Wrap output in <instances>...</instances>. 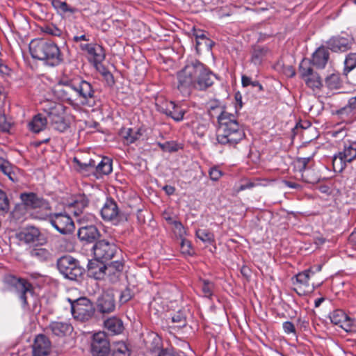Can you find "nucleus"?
I'll list each match as a JSON object with an SVG mask.
<instances>
[{
  "label": "nucleus",
  "instance_id": "052dcab7",
  "mask_svg": "<svg viewBox=\"0 0 356 356\" xmlns=\"http://www.w3.org/2000/svg\"><path fill=\"white\" fill-rule=\"evenodd\" d=\"M282 327L286 334H291L296 332V328L293 323L290 321L284 322Z\"/></svg>",
  "mask_w": 356,
  "mask_h": 356
},
{
  "label": "nucleus",
  "instance_id": "6ab92c4d",
  "mask_svg": "<svg viewBox=\"0 0 356 356\" xmlns=\"http://www.w3.org/2000/svg\"><path fill=\"white\" fill-rule=\"evenodd\" d=\"M33 348V356H49L51 350V343L44 334H38L35 337Z\"/></svg>",
  "mask_w": 356,
  "mask_h": 356
},
{
  "label": "nucleus",
  "instance_id": "bb28decb",
  "mask_svg": "<svg viewBox=\"0 0 356 356\" xmlns=\"http://www.w3.org/2000/svg\"><path fill=\"white\" fill-rule=\"evenodd\" d=\"M49 329L53 334L57 337H65L73 330V327L70 323L64 322H52L50 323Z\"/></svg>",
  "mask_w": 356,
  "mask_h": 356
},
{
  "label": "nucleus",
  "instance_id": "7ed1b4c3",
  "mask_svg": "<svg viewBox=\"0 0 356 356\" xmlns=\"http://www.w3.org/2000/svg\"><path fill=\"white\" fill-rule=\"evenodd\" d=\"M29 51L33 58L42 60L50 66H57L63 60L59 47L51 40L42 38L31 40Z\"/></svg>",
  "mask_w": 356,
  "mask_h": 356
},
{
  "label": "nucleus",
  "instance_id": "412c9836",
  "mask_svg": "<svg viewBox=\"0 0 356 356\" xmlns=\"http://www.w3.org/2000/svg\"><path fill=\"white\" fill-rule=\"evenodd\" d=\"M81 49L88 54L89 60L92 61L97 66L104 59L105 56L101 46L92 44H81Z\"/></svg>",
  "mask_w": 356,
  "mask_h": 356
},
{
  "label": "nucleus",
  "instance_id": "a19ab883",
  "mask_svg": "<svg viewBox=\"0 0 356 356\" xmlns=\"http://www.w3.org/2000/svg\"><path fill=\"white\" fill-rule=\"evenodd\" d=\"M341 84V80L338 74H332L325 79V85L331 90L339 88Z\"/></svg>",
  "mask_w": 356,
  "mask_h": 356
},
{
  "label": "nucleus",
  "instance_id": "0eeeda50",
  "mask_svg": "<svg viewBox=\"0 0 356 356\" xmlns=\"http://www.w3.org/2000/svg\"><path fill=\"white\" fill-rule=\"evenodd\" d=\"M68 301L71 304L72 314L75 319L80 321H86L93 316L95 308L89 299L80 298L72 301L68 298Z\"/></svg>",
  "mask_w": 356,
  "mask_h": 356
},
{
  "label": "nucleus",
  "instance_id": "7c9ffc66",
  "mask_svg": "<svg viewBox=\"0 0 356 356\" xmlns=\"http://www.w3.org/2000/svg\"><path fill=\"white\" fill-rule=\"evenodd\" d=\"M329 58L328 50L321 47L318 48L312 56V62L318 67L323 68Z\"/></svg>",
  "mask_w": 356,
  "mask_h": 356
},
{
  "label": "nucleus",
  "instance_id": "58836bf2",
  "mask_svg": "<svg viewBox=\"0 0 356 356\" xmlns=\"http://www.w3.org/2000/svg\"><path fill=\"white\" fill-rule=\"evenodd\" d=\"M51 5L58 13H66L69 12L73 13L74 12V8L70 7L66 2L60 0H52Z\"/></svg>",
  "mask_w": 356,
  "mask_h": 356
},
{
  "label": "nucleus",
  "instance_id": "e2e57ef3",
  "mask_svg": "<svg viewBox=\"0 0 356 356\" xmlns=\"http://www.w3.org/2000/svg\"><path fill=\"white\" fill-rule=\"evenodd\" d=\"M348 106L350 109L356 108V96L349 99L348 103Z\"/></svg>",
  "mask_w": 356,
  "mask_h": 356
},
{
  "label": "nucleus",
  "instance_id": "bf43d9fd",
  "mask_svg": "<svg viewBox=\"0 0 356 356\" xmlns=\"http://www.w3.org/2000/svg\"><path fill=\"white\" fill-rule=\"evenodd\" d=\"M202 290L205 296H209L211 295L212 284L204 280L201 284Z\"/></svg>",
  "mask_w": 356,
  "mask_h": 356
},
{
  "label": "nucleus",
  "instance_id": "72a5a7b5",
  "mask_svg": "<svg viewBox=\"0 0 356 356\" xmlns=\"http://www.w3.org/2000/svg\"><path fill=\"white\" fill-rule=\"evenodd\" d=\"M31 257L40 261H47L51 259V253L49 250L43 248H35L30 250Z\"/></svg>",
  "mask_w": 356,
  "mask_h": 356
},
{
  "label": "nucleus",
  "instance_id": "5fc2aeb1",
  "mask_svg": "<svg viewBox=\"0 0 356 356\" xmlns=\"http://www.w3.org/2000/svg\"><path fill=\"white\" fill-rule=\"evenodd\" d=\"M241 82H242V86L243 87L252 86L253 87H259L260 90H261L263 89L262 86L258 81H252L250 77L245 76V75L242 76Z\"/></svg>",
  "mask_w": 356,
  "mask_h": 356
},
{
  "label": "nucleus",
  "instance_id": "ddd939ff",
  "mask_svg": "<svg viewBox=\"0 0 356 356\" xmlns=\"http://www.w3.org/2000/svg\"><path fill=\"white\" fill-rule=\"evenodd\" d=\"M244 136L245 134L236 120H229L224 122V139H226L224 144L235 145Z\"/></svg>",
  "mask_w": 356,
  "mask_h": 356
},
{
  "label": "nucleus",
  "instance_id": "2f4dec72",
  "mask_svg": "<svg viewBox=\"0 0 356 356\" xmlns=\"http://www.w3.org/2000/svg\"><path fill=\"white\" fill-rule=\"evenodd\" d=\"M47 124V119L41 114L35 115L29 122L28 127L30 131L33 133H39L44 130Z\"/></svg>",
  "mask_w": 356,
  "mask_h": 356
},
{
  "label": "nucleus",
  "instance_id": "2eb2a0df",
  "mask_svg": "<svg viewBox=\"0 0 356 356\" xmlns=\"http://www.w3.org/2000/svg\"><path fill=\"white\" fill-rule=\"evenodd\" d=\"M101 216L106 221L117 225L123 220V213L119 210L117 203L112 199H107L101 209Z\"/></svg>",
  "mask_w": 356,
  "mask_h": 356
},
{
  "label": "nucleus",
  "instance_id": "cd10ccee",
  "mask_svg": "<svg viewBox=\"0 0 356 356\" xmlns=\"http://www.w3.org/2000/svg\"><path fill=\"white\" fill-rule=\"evenodd\" d=\"M310 160V157L298 158L296 161V165L300 172H302L301 177L303 181L307 183L314 184L317 181V179L309 177V175L311 171L307 168V165Z\"/></svg>",
  "mask_w": 356,
  "mask_h": 356
},
{
  "label": "nucleus",
  "instance_id": "6e6552de",
  "mask_svg": "<svg viewBox=\"0 0 356 356\" xmlns=\"http://www.w3.org/2000/svg\"><path fill=\"white\" fill-rule=\"evenodd\" d=\"M77 105L92 107L95 103V91L92 84L79 78L75 79Z\"/></svg>",
  "mask_w": 356,
  "mask_h": 356
},
{
  "label": "nucleus",
  "instance_id": "49530a36",
  "mask_svg": "<svg viewBox=\"0 0 356 356\" xmlns=\"http://www.w3.org/2000/svg\"><path fill=\"white\" fill-rule=\"evenodd\" d=\"M42 31L51 36H60L62 34V31L52 24L42 26Z\"/></svg>",
  "mask_w": 356,
  "mask_h": 356
},
{
  "label": "nucleus",
  "instance_id": "338daca9",
  "mask_svg": "<svg viewBox=\"0 0 356 356\" xmlns=\"http://www.w3.org/2000/svg\"><path fill=\"white\" fill-rule=\"evenodd\" d=\"M286 185L291 188H298L300 187L299 184L291 181H286Z\"/></svg>",
  "mask_w": 356,
  "mask_h": 356
},
{
  "label": "nucleus",
  "instance_id": "f257e3e1",
  "mask_svg": "<svg viewBox=\"0 0 356 356\" xmlns=\"http://www.w3.org/2000/svg\"><path fill=\"white\" fill-rule=\"evenodd\" d=\"M216 79L215 74L200 61L195 60L188 62L177 73V88L181 92L188 94L192 88L204 90L212 86Z\"/></svg>",
  "mask_w": 356,
  "mask_h": 356
},
{
  "label": "nucleus",
  "instance_id": "37998d69",
  "mask_svg": "<svg viewBox=\"0 0 356 356\" xmlns=\"http://www.w3.org/2000/svg\"><path fill=\"white\" fill-rule=\"evenodd\" d=\"M172 321L176 324V327L181 328L186 325V316L184 312L179 311L172 317Z\"/></svg>",
  "mask_w": 356,
  "mask_h": 356
},
{
  "label": "nucleus",
  "instance_id": "864d4df0",
  "mask_svg": "<svg viewBox=\"0 0 356 356\" xmlns=\"http://www.w3.org/2000/svg\"><path fill=\"white\" fill-rule=\"evenodd\" d=\"M300 74L304 80L307 78L311 76L314 74L313 70L309 66H305L303 63H301L300 65Z\"/></svg>",
  "mask_w": 356,
  "mask_h": 356
},
{
  "label": "nucleus",
  "instance_id": "69168bd1",
  "mask_svg": "<svg viewBox=\"0 0 356 356\" xmlns=\"http://www.w3.org/2000/svg\"><path fill=\"white\" fill-rule=\"evenodd\" d=\"M163 189L168 195H171L175 192V188L171 186H165L163 187Z\"/></svg>",
  "mask_w": 356,
  "mask_h": 356
},
{
  "label": "nucleus",
  "instance_id": "e433bc0d",
  "mask_svg": "<svg viewBox=\"0 0 356 356\" xmlns=\"http://www.w3.org/2000/svg\"><path fill=\"white\" fill-rule=\"evenodd\" d=\"M166 220L170 225H172V229L175 234L181 240L184 239L186 232L183 225L179 221L173 220L170 217L166 218Z\"/></svg>",
  "mask_w": 356,
  "mask_h": 356
},
{
  "label": "nucleus",
  "instance_id": "c03bdc74",
  "mask_svg": "<svg viewBox=\"0 0 356 356\" xmlns=\"http://www.w3.org/2000/svg\"><path fill=\"white\" fill-rule=\"evenodd\" d=\"M113 352L117 356H129L130 355L127 344L122 341H118L115 343Z\"/></svg>",
  "mask_w": 356,
  "mask_h": 356
},
{
  "label": "nucleus",
  "instance_id": "f03ea898",
  "mask_svg": "<svg viewBox=\"0 0 356 356\" xmlns=\"http://www.w3.org/2000/svg\"><path fill=\"white\" fill-rule=\"evenodd\" d=\"M330 135L336 138V141L341 140L343 143V147L339 148V152L334 154L332 158L334 171L341 172L346 167L347 163L356 159V141L346 139L348 130L344 128L333 130L330 131Z\"/></svg>",
  "mask_w": 356,
  "mask_h": 356
},
{
  "label": "nucleus",
  "instance_id": "13d9d810",
  "mask_svg": "<svg viewBox=\"0 0 356 356\" xmlns=\"http://www.w3.org/2000/svg\"><path fill=\"white\" fill-rule=\"evenodd\" d=\"M222 175V171L217 167L211 168L209 170V176L213 181L218 180Z\"/></svg>",
  "mask_w": 356,
  "mask_h": 356
},
{
  "label": "nucleus",
  "instance_id": "393cba45",
  "mask_svg": "<svg viewBox=\"0 0 356 356\" xmlns=\"http://www.w3.org/2000/svg\"><path fill=\"white\" fill-rule=\"evenodd\" d=\"M104 261L100 260L90 261L88 264V270L90 276L95 280H102L104 276L108 274L106 270V265L103 264Z\"/></svg>",
  "mask_w": 356,
  "mask_h": 356
},
{
  "label": "nucleus",
  "instance_id": "ea45409f",
  "mask_svg": "<svg viewBox=\"0 0 356 356\" xmlns=\"http://www.w3.org/2000/svg\"><path fill=\"white\" fill-rule=\"evenodd\" d=\"M217 110V120L219 127H220L222 120V107L218 104L216 102H211L209 109V114L211 118H215V113L213 111Z\"/></svg>",
  "mask_w": 356,
  "mask_h": 356
},
{
  "label": "nucleus",
  "instance_id": "c85d7f7f",
  "mask_svg": "<svg viewBox=\"0 0 356 356\" xmlns=\"http://www.w3.org/2000/svg\"><path fill=\"white\" fill-rule=\"evenodd\" d=\"M104 325L106 330L113 335L120 334L124 330L122 320L115 316L106 319Z\"/></svg>",
  "mask_w": 356,
  "mask_h": 356
},
{
  "label": "nucleus",
  "instance_id": "f8f14e48",
  "mask_svg": "<svg viewBox=\"0 0 356 356\" xmlns=\"http://www.w3.org/2000/svg\"><path fill=\"white\" fill-rule=\"evenodd\" d=\"M89 202V199L85 194H79L75 196V198L69 207L74 208L73 211L74 216L76 218V221L82 225H88V222H92L94 220V216L83 215V209H85Z\"/></svg>",
  "mask_w": 356,
  "mask_h": 356
},
{
  "label": "nucleus",
  "instance_id": "c9c22d12",
  "mask_svg": "<svg viewBox=\"0 0 356 356\" xmlns=\"http://www.w3.org/2000/svg\"><path fill=\"white\" fill-rule=\"evenodd\" d=\"M124 268L123 263L120 261H115L106 266L107 273L109 276L118 277Z\"/></svg>",
  "mask_w": 356,
  "mask_h": 356
},
{
  "label": "nucleus",
  "instance_id": "9b49d317",
  "mask_svg": "<svg viewBox=\"0 0 356 356\" xmlns=\"http://www.w3.org/2000/svg\"><path fill=\"white\" fill-rule=\"evenodd\" d=\"M92 250L95 259L102 261L111 259L119 251L113 241L106 239L97 241Z\"/></svg>",
  "mask_w": 356,
  "mask_h": 356
},
{
  "label": "nucleus",
  "instance_id": "b1692460",
  "mask_svg": "<svg viewBox=\"0 0 356 356\" xmlns=\"http://www.w3.org/2000/svg\"><path fill=\"white\" fill-rule=\"evenodd\" d=\"M97 307L98 311L102 314H108L113 312L115 308V303L113 296L108 293L102 294L97 299Z\"/></svg>",
  "mask_w": 356,
  "mask_h": 356
},
{
  "label": "nucleus",
  "instance_id": "a878e982",
  "mask_svg": "<svg viewBox=\"0 0 356 356\" xmlns=\"http://www.w3.org/2000/svg\"><path fill=\"white\" fill-rule=\"evenodd\" d=\"M332 323L339 325L343 329L348 330L351 326V321L349 317L341 309L334 310L330 316Z\"/></svg>",
  "mask_w": 356,
  "mask_h": 356
},
{
  "label": "nucleus",
  "instance_id": "0e129e2a",
  "mask_svg": "<svg viewBox=\"0 0 356 356\" xmlns=\"http://www.w3.org/2000/svg\"><path fill=\"white\" fill-rule=\"evenodd\" d=\"M73 40L75 42H79V41H81V40L89 41L90 38L88 37H87L86 35H81L80 36H77V35L74 36Z\"/></svg>",
  "mask_w": 356,
  "mask_h": 356
},
{
  "label": "nucleus",
  "instance_id": "4c0bfd02",
  "mask_svg": "<svg viewBox=\"0 0 356 356\" xmlns=\"http://www.w3.org/2000/svg\"><path fill=\"white\" fill-rule=\"evenodd\" d=\"M304 81L306 85L312 89L313 91L319 90L323 86L321 78L316 73H314Z\"/></svg>",
  "mask_w": 356,
  "mask_h": 356
},
{
  "label": "nucleus",
  "instance_id": "09e8293b",
  "mask_svg": "<svg viewBox=\"0 0 356 356\" xmlns=\"http://www.w3.org/2000/svg\"><path fill=\"white\" fill-rule=\"evenodd\" d=\"M197 237L204 243H210L213 240V234L205 229H198L196 232Z\"/></svg>",
  "mask_w": 356,
  "mask_h": 356
},
{
  "label": "nucleus",
  "instance_id": "aec40b11",
  "mask_svg": "<svg viewBox=\"0 0 356 356\" xmlns=\"http://www.w3.org/2000/svg\"><path fill=\"white\" fill-rule=\"evenodd\" d=\"M157 107L160 112L171 117L177 122L181 121L184 118L185 110L176 105L174 102L166 101L161 105H157Z\"/></svg>",
  "mask_w": 356,
  "mask_h": 356
},
{
  "label": "nucleus",
  "instance_id": "f704fd0d",
  "mask_svg": "<svg viewBox=\"0 0 356 356\" xmlns=\"http://www.w3.org/2000/svg\"><path fill=\"white\" fill-rule=\"evenodd\" d=\"M15 170H17V168L14 167L7 160L2 159L0 161V170L13 182L17 181Z\"/></svg>",
  "mask_w": 356,
  "mask_h": 356
},
{
  "label": "nucleus",
  "instance_id": "c756f323",
  "mask_svg": "<svg viewBox=\"0 0 356 356\" xmlns=\"http://www.w3.org/2000/svg\"><path fill=\"white\" fill-rule=\"evenodd\" d=\"M120 136L122 138L124 143L129 145L138 140L142 133L140 129L123 127L120 131Z\"/></svg>",
  "mask_w": 356,
  "mask_h": 356
},
{
  "label": "nucleus",
  "instance_id": "dca6fc26",
  "mask_svg": "<svg viewBox=\"0 0 356 356\" xmlns=\"http://www.w3.org/2000/svg\"><path fill=\"white\" fill-rule=\"evenodd\" d=\"M17 237L21 242L28 245H42L47 242L40 231L35 227L24 229L17 234Z\"/></svg>",
  "mask_w": 356,
  "mask_h": 356
},
{
  "label": "nucleus",
  "instance_id": "5701e85b",
  "mask_svg": "<svg viewBox=\"0 0 356 356\" xmlns=\"http://www.w3.org/2000/svg\"><path fill=\"white\" fill-rule=\"evenodd\" d=\"M77 235L81 241L92 243L99 237V232L93 225H82L79 227Z\"/></svg>",
  "mask_w": 356,
  "mask_h": 356
},
{
  "label": "nucleus",
  "instance_id": "1a4fd4ad",
  "mask_svg": "<svg viewBox=\"0 0 356 356\" xmlns=\"http://www.w3.org/2000/svg\"><path fill=\"white\" fill-rule=\"evenodd\" d=\"M4 282L13 287L17 293L23 307L28 305V295L32 296L31 284L24 279L18 278L14 275H8L4 277Z\"/></svg>",
  "mask_w": 356,
  "mask_h": 356
},
{
  "label": "nucleus",
  "instance_id": "4be33fe9",
  "mask_svg": "<svg viewBox=\"0 0 356 356\" xmlns=\"http://www.w3.org/2000/svg\"><path fill=\"white\" fill-rule=\"evenodd\" d=\"M352 44V38L349 36H336L330 38L327 42L329 48L333 51H345Z\"/></svg>",
  "mask_w": 356,
  "mask_h": 356
},
{
  "label": "nucleus",
  "instance_id": "680f3d73",
  "mask_svg": "<svg viewBox=\"0 0 356 356\" xmlns=\"http://www.w3.org/2000/svg\"><path fill=\"white\" fill-rule=\"evenodd\" d=\"M284 74L288 77H293L295 76L296 72L293 67L288 66L284 70Z\"/></svg>",
  "mask_w": 356,
  "mask_h": 356
},
{
  "label": "nucleus",
  "instance_id": "423d86ee",
  "mask_svg": "<svg viewBox=\"0 0 356 356\" xmlns=\"http://www.w3.org/2000/svg\"><path fill=\"white\" fill-rule=\"evenodd\" d=\"M57 267L63 276L71 280H76L83 273L79 261L71 256L61 257L57 261Z\"/></svg>",
  "mask_w": 356,
  "mask_h": 356
},
{
  "label": "nucleus",
  "instance_id": "6e6d98bb",
  "mask_svg": "<svg viewBox=\"0 0 356 356\" xmlns=\"http://www.w3.org/2000/svg\"><path fill=\"white\" fill-rule=\"evenodd\" d=\"M159 356H184V353L174 349L165 348L160 350Z\"/></svg>",
  "mask_w": 356,
  "mask_h": 356
},
{
  "label": "nucleus",
  "instance_id": "603ef678",
  "mask_svg": "<svg viewBox=\"0 0 356 356\" xmlns=\"http://www.w3.org/2000/svg\"><path fill=\"white\" fill-rule=\"evenodd\" d=\"M74 163H77V165L80 167V170H90V169L94 170L95 166V161L90 160L88 163H81L76 158L74 159Z\"/></svg>",
  "mask_w": 356,
  "mask_h": 356
},
{
  "label": "nucleus",
  "instance_id": "774afa93",
  "mask_svg": "<svg viewBox=\"0 0 356 356\" xmlns=\"http://www.w3.org/2000/svg\"><path fill=\"white\" fill-rule=\"evenodd\" d=\"M350 241L356 243V228L351 233L350 236Z\"/></svg>",
  "mask_w": 356,
  "mask_h": 356
},
{
  "label": "nucleus",
  "instance_id": "a211bd4d",
  "mask_svg": "<svg viewBox=\"0 0 356 356\" xmlns=\"http://www.w3.org/2000/svg\"><path fill=\"white\" fill-rule=\"evenodd\" d=\"M314 274V271H312L311 269H307L296 275L295 291L298 295L302 296L313 291L314 287L310 286L309 278Z\"/></svg>",
  "mask_w": 356,
  "mask_h": 356
},
{
  "label": "nucleus",
  "instance_id": "9d476101",
  "mask_svg": "<svg viewBox=\"0 0 356 356\" xmlns=\"http://www.w3.org/2000/svg\"><path fill=\"white\" fill-rule=\"evenodd\" d=\"M56 93L63 101L70 105H77L75 79L63 78L58 84Z\"/></svg>",
  "mask_w": 356,
  "mask_h": 356
},
{
  "label": "nucleus",
  "instance_id": "f3484780",
  "mask_svg": "<svg viewBox=\"0 0 356 356\" xmlns=\"http://www.w3.org/2000/svg\"><path fill=\"white\" fill-rule=\"evenodd\" d=\"M20 198L26 209H39L43 211L42 213L51 210L49 202L33 193H22Z\"/></svg>",
  "mask_w": 356,
  "mask_h": 356
},
{
  "label": "nucleus",
  "instance_id": "79ce46f5",
  "mask_svg": "<svg viewBox=\"0 0 356 356\" xmlns=\"http://www.w3.org/2000/svg\"><path fill=\"white\" fill-rule=\"evenodd\" d=\"M356 67V53L348 54L344 60V71L350 72Z\"/></svg>",
  "mask_w": 356,
  "mask_h": 356
},
{
  "label": "nucleus",
  "instance_id": "3c124183",
  "mask_svg": "<svg viewBox=\"0 0 356 356\" xmlns=\"http://www.w3.org/2000/svg\"><path fill=\"white\" fill-rule=\"evenodd\" d=\"M259 184V181L256 180L254 181H252L248 179L243 180V183H241L238 188H236V192H239L241 191H244L246 189H250L254 186H257Z\"/></svg>",
  "mask_w": 356,
  "mask_h": 356
},
{
  "label": "nucleus",
  "instance_id": "a18cd8bd",
  "mask_svg": "<svg viewBox=\"0 0 356 356\" xmlns=\"http://www.w3.org/2000/svg\"><path fill=\"white\" fill-rule=\"evenodd\" d=\"M156 144L164 152H174L179 149V145L175 141H167L164 143L158 142Z\"/></svg>",
  "mask_w": 356,
  "mask_h": 356
},
{
  "label": "nucleus",
  "instance_id": "4468645a",
  "mask_svg": "<svg viewBox=\"0 0 356 356\" xmlns=\"http://www.w3.org/2000/svg\"><path fill=\"white\" fill-rule=\"evenodd\" d=\"M110 352V343L104 332L95 333L92 337L91 353L93 356H107Z\"/></svg>",
  "mask_w": 356,
  "mask_h": 356
},
{
  "label": "nucleus",
  "instance_id": "473e14b6",
  "mask_svg": "<svg viewBox=\"0 0 356 356\" xmlns=\"http://www.w3.org/2000/svg\"><path fill=\"white\" fill-rule=\"evenodd\" d=\"M112 170V161L108 157L102 158L97 164L95 163L94 168L97 177L110 174Z\"/></svg>",
  "mask_w": 356,
  "mask_h": 356
},
{
  "label": "nucleus",
  "instance_id": "39448f33",
  "mask_svg": "<svg viewBox=\"0 0 356 356\" xmlns=\"http://www.w3.org/2000/svg\"><path fill=\"white\" fill-rule=\"evenodd\" d=\"M42 110L47 113L52 128L59 132L65 131L69 124L63 117V106L54 102L46 101L42 104Z\"/></svg>",
  "mask_w": 356,
  "mask_h": 356
},
{
  "label": "nucleus",
  "instance_id": "20e7f679",
  "mask_svg": "<svg viewBox=\"0 0 356 356\" xmlns=\"http://www.w3.org/2000/svg\"><path fill=\"white\" fill-rule=\"evenodd\" d=\"M38 218L48 220L62 234H72L75 229L73 220L65 211L54 213H51L50 211H46Z\"/></svg>",
  "mask_w": 356,
  "mask_h": 356
},
{
  "label": "nucleus",
  "instance_id": "de8ad7c7",
  "mask_svg": "<svg viewBox=\"0 0 356 356\" xmlns=\"http://www.w3.org/2000/svg\"><path fill=\"white\" fill-rule=\"evenodd\" d=\"M181 252L186 256H191L193 254L194 251L191 247V242L185 238L181 239L180 243Z\"/></svg>",
  "mask_w": 356,
  "mask_h": 356
},
{
  "label": "nucleus",
  "instance_id": "4d7b16f0",
  "mask_svg": "<svg viewBox=\"0 0 356 356\" xmlns=\"http://www.w3.org/2000/svg\"><path fill=\"white\" fill-rule=\"evenodd\" d=\"M101 73L108 86H111L114 84L115 81L113 76L109 71L103 67Z\"/></svg>",
  "mask_w": 356,
  "mask_h": 356
},
{
  "label": "nucleus",
  "instance_id": "8fccbe9b",
  "mask_svg": "<svg viewBox=\"0 0 356 356\" xmlns=\"http://www.w3.org/2000/svg\"><path fill=\"white\" fill-rule=\"evenodd\" d=\"M13 122L8 120L6 116L3 114L0 115V131L8 132L12 127Z\"/></svg>",
  "mask_w": 356,
  "mask_h": 356
}]
</instances>
